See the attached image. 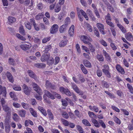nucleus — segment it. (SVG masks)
<instances>
[{"label":"nucleus","instance_id":"nucleus-29","mask_svg":"<svg viewBox=\"0 0 133 133\" xmlns=\"http://www.w3.org/2000/svg\"><path fill=\"white\" fill-rule=\"evenodd\" d=\"M117 25L123 33H125L126 32V30L122 25L119 24H117Z\"/></svg>","mask_w":133,"mask_h":133},{"label":"nucleus","instance_id":"nucleus-16","mask_svg":"<svg viewBox=\"0 0 133 133\" xmlns=\"http://www.w3.org/2000/svg\"><path fill=\"white\" fill-rule=\"evenodd\" d=\"M6 76L9 81L12 83L14 82V79L11 74L9 72H8L6 73Z\"/></svg>","mask_w":133,"mask_h":133},{"label":"nucleus","instance_id":"nucleus-33","mask_svg":"<svg viewBox=\"0 0 133 133\" xmlns=\"http://www.w3.org/2000/svg\"><path fill=\"white\" fill-rule=\"evenodd\" d=\"M67 27L64 25H62L59 28V30L61 33H63L65 31Z\"/></svg>","mask_w":133,"mask_h":133},{"label":"nucleus","instance_id":"nucleus-43","mask_svg":"<svg viewBox=\"0 0 133 133\" xmlns=\"http://www.w3.org/2000/svg\"><path fill=\"white\" fill-rule=\"evenodd\" d=\"M98 122L103 128L105 129L106 128V126L105 124L102 120H99L98 121Z\"/></svg>","mask_w":133,"mask_h":133},{"label":"nucleus","instance_id":"nucleus-18","mask_svg":"<svg viewBox=\"0 0 133 133\" xmlns=\"http://www.w3.org/2000/svg\"><path fill=\"white\" fill-rule=\"evenodd\" d=\"M68 41V40L66 39L62 41L59 44V46L61 47L64 46L66 44Z\"/></svg>","mask_w":133,"mask_h":133},{"label":"nucleus","instance_id":"nucleus-10","mask_svg":"<svg viewBox=\"0 0 133 133\" xmlns=\"http://www.w3.org/2000/svg\"><path fill=\"white\" fill-rule=\"evenodd\" d=\"M6 88L0 85V95L2 94L3 97L6 98Z\"/></svg>","mask_w":133,"mask_h":133},{"label":"nucleus","instance_id":"nucleus-40","mask_svg":"<svg viewBox=\"0 0 133 133\" xmlns=\"http://www.w3.org/2000/svg\"><path fill=\"white\" fill-rule=\"evenodd\" d=\"M88 114L89 117L92 119L95 118L96 116L95 114L93 112H91L90 111L88 112Z\"/></svg>","mask_w":133,"mask_h":133},{"label":"nucleus","instance_id":"nucleus-30","mask_svg":"<svg viewBox=\"0 0 133 133\" xmlns=\"http://www.w3.org/2000/svg\"><path fill=\"white\" fill-rule=\"evenodd\" d=\"M47 112L50 119L52 120L54 119V116L53 115L51 111V110L50 109H48L47 111Z\"/></svg>","mask_w":133,"mask_h":133},{"label":"nucleus","instance_id":"nucleus-31","mask_svg":"<svg viewBox=\"0 0 133 133\" xmlns=\"http://www.w3.org/2000/svg\"><path fill=\"white\" fill-rule=\"evenodd\" d=\"M19 31L20 33L22 35H25V31L22 25L19 28Z\"/></svg>","mask_w":133,"mask_h":133},{"label":"nucleus","instance_id":"nucleus-13","mask_svg":"<svg viewBox=\"0 0 133 133\" xmlns=\"http://www.w3.org/2000/svg\"><path fill=\"white\" fill-rule=\"evenodd\" d=\"M29 76L32 78H34L35 80L37 79V77L35 74L32 71L30 70H28V71Z\"/></svg>","mask_w":133,"mask_h":133},{"label":"nucleus","instance_id":"nucleus-20","mask_svg":"<svg viewBox=\"0 0 133 133\" xmlns=\"http://www.w3.org/2000/svg\"><path fill=\"white\" fill-rule=\"evenodd\" d=\"M96 57L99 61L101 62H103L104 61V58L103 55H102L97 54Z\"/></svg>","mask_w":133,"mask_h":133},{"label":"nucleus","instance_id":"nucleus-61","mask_svg":"<svg viewBox=\"0 0 133 133\" xmlns=\"http://www.w3.org/2000/svg\"><path fill=\"white\" fill-rule=\"evenodd\" d=\"M53 95L54 97H56L58 98H60L61 97V95L55 92H53Z\"/></svg>","mask_w":133,"mask_h":133},{"label":"nucleus","instance_id":"nucleus-12","mask_svg":"<svg viewBox=\"0 0 133 133\" xmlns=\"http://www.w3.org/2000/svg\"><path fill=\"white\" fill-rule=\"evenodd\" d=\"M50 56L49 54H43L41 56V60L42 62H45L47 61L49 58Z\"/></svg>","mask_w":133,"mask_h":133},{"label":"nucleus","instance_id":"nucleus-49","mask_svg":"<svg viewBox=\"0 0 133 133\" xmlns=\"http://www.w3.org/2000/svg\"><path fill=\"white\" fill-rule=\"evenodd\" d=\"M114 120L115 121L117 124H120L121 122L120 120L116 117H115L114 118Z\"/></svg>","mask_w":133,"mask_h":133},{"label":"nucleus","instance_id":"nucleus-56","mask_svg":"<svg viewBox=\"0 0 133 133\" xmlns=\"http://www.w3.org/2000/svg\"><path fill=\"white\" fill-rule=\"evenodd\" d=\"M108 8L112 12H114V10L112 6L109 4L108 3L107 5Z\"/></svg>","mask_w":133,"mask_h":133},{"label":"nucleus","instance_id":"nucleus-4","mask_svg":"<svg viewBox=\"0 0 133 133\" xmlns=\"http://www.w3.org/2000/svg\"><path fill=\"white\" fill-rule=\"evenodd\" d=\"M22 89L23 92L25 94L29 95L31 92L30 89L25 84H24L22 86Z\"/></svg>","mask_w":133,"mask_h":133},{"label":"nucleus","instance_id":"nucleus-42","mask_svg":"<svg viewBox=\"0 0 133 133\" xmlns=\"http://www.w3.org/2000/svg\"><path fill=\"white\" fill-rule=\"evenodd\" d=\"M54 59L52 58H51L49 60H48L47 64L49 65H51L54 63Z\"/></svg>","mask_w":133,"mask_h":133},{"label":"nucleus","instance_id":"nucleus-1","mask_svg":"<svg viewBox=\"0 0 133 133\" xmlns=\"http://www.w3.org/2000/svg\"><path fill=\"white\" fill-rule=\"evenodd\" d=\"M77 12L78 17L81 21L82 22L83 21V17L82 16L81 14L87 20H88L89 18L86 13L83 10L77 9Z\"/></svg>","mask_w":133,"mask_h":133},{"label":"nucleus","instance_id":"nucleus-46","mask_svg":"<svg viewBox=\"0 0 133 133\" xmlns=\"http://www.w3.org/2000/svg\"><path fill=\"white\" fill-rule=\"evenodd\" d=\"M94 31L95 35L98 37H99V32L96 28H94Z\"/></svg>","mask_w":133,"mask_h":133},{"label":"nucleus","instance_id":"nucleus-45","mask_svg":"<svg viewBox=\"0 0 133 133\" xmlns=\"http://www.w3.org/2000/svg\"><path fill=\"white\" fill-rule=\"evenodd\" d=\"M50 39V37H45L42 39V42L43 43H45L49 41Z\"/></svg>","mask_w":133,"mask_h":133},{"label":"nucleus","instance_id":"nucleus-55","mask_svg":"<svg viewBox=\"0 0 133 133\" xmlns=\"http://www.w3.org/2000/svg\"><path fill=\"white\" fill-rule=\"evenodd\" d=\"M78 76L79 80L81 82H83L85 81V79L82 76L79 75Z\"/></svg>","mask_w":133,"mask_h":133},{"label":"nucleus","instance_id":"nucleus-41","mask_svg":"<svg viewBox=\"0 0 133 133\" xmlns=\"http://www.w3.org/2000/svg\"><path fill=\"white\" fill-rule=\"evenodd\" d=\"M61 121L65 126H68L69 125V123L67 120L63 118H61Z\"/></svg>","mask_w":133,"mask_h":133},{"label":"nucleus","instance_id":"nucleus-37","mask_svg":"<svg viewBox=\"0 0 133 133\" xmlns=\"http://www.w3.org/2000/svg\"><path fill=\"white\" fill-rule=\"evenodd\" d=\"M61 115L63 118L66 119H68L69 118L68 113L65 111L62 112Z\"/></svg>","mask_w":133,"mask_h":133},{"label":"nucleus","instance_id":"nucleus-24","mask_svg":"<svg viewBox=\"0 0 133 133\" xmlns=\"http://www.w3.org/2000/svg\"><path fill=\"white\" fill-rule=\"evenodd\" d=\"M38 109L45 116L47 115V113L45 110L42 107L39 106L38 107Z\"/></svg>","mask_w":133,"mask_h":133},{"label":"nucleus","instance_id":"nucleus-57","mask_svg":"<svg viewBox=\"0 0 133 133\" xmlns=\"http://www.w3.org/2000/svg\"><path fill=\"white\" fill-rule=\"evenodd\" d=\"M87 25L88 30L89 32H92V29L91 26L88 23L87 24Z\"/></svg>","mask_w":133,"mask_h":133},{"label":"nucleus","instance_id":"nucleus-53","mask_svg":"<svg viewBox=\"0 0 133 133\" xmlns=\"http://www.w3.org/2000/svg\"><path fill=\"white\" fill-rule=\"evenodd\" d=\"M28 123H29L30 124L32 125H34L33 122L30 120L28 121L26 120L25 121V124L26 126H28L27 124Z\"/></svg>","mask_w":133,"mask_h":133},{"label":"nucleus","instance_id":"nucleus-27","mask_svg":"<svg viewBox=\"0 0 133 133\" xmlns=\"http://www.w3.org/2000/svg\"><path fill=\"white\" fill-rule=\"evenodd\" d=\"M8 22L11 23L15 22L16 21V18L12 16L9 17L8 18Z\"/></svg>","mask_w":133,"mask_h":133},{"label":"nucleus","instance_id":"nucleus-52","mask_svg":"<svg viewBox=\"0 0 133 133\" xmlns=\"http://www.w3.org/2000/svg\"><path fill=\"white\" fill-rule=\"evenodd\" d=\"M61 9V6L57 5L55 9V12H58Z\"/></svg>","mask_w":133,"mask_h":133},{"label":"nucleus","instance_id":"nucleus-36","mask_svg":"<svg viewBox=\"0 0 133 133\" xmlns=\"http://www.w3.org/2000/svg\"><path fill=\"white\" fill-rule=\"evenodd\" d=\"M81 69L83 72L85 74H87L88 72L87 70L86 69L84 66L82 64H81L80 65Z\"/></svg>","mask_w":133,"mask_h":133},{"label":"nucleus","instance_id":"nucleus-28","mask_svg":"<svg viewBox=\"0 0 133 133\" xmlns=\"http://www.w3.org/2000/svg\"><path fill=\"white\" fill-rule=\"evenodd\" d=\"M70 19L69 17H67L65 19L64 24L63 25L65 26V27H67L68 25L70 24Z\"/></svg>","mask_w":133,"mask_h":133},{"label":"nucleus","instance_id":"nucleus-25","mask_svg":"<svg viewBox=\"0 0 133 133\" xmlns=\"http://www.w3.org/2000/svg\"><path fill=\"white\" fill-rule=\"evenodd\" d=\"M35 66L39 68H44L45 67V64L43 63H37L35 64Z\"/></svg>","mask_w":133,"mask_h":133},{"label":"nucleus","instance_id":"nucleus-2","mask_svg":"<svg viewBox=\"0 0 133 133\" xmlns=\"http://www.w3.org/2000/svg\"><path fill=\"white\" fill-rule=\"evenodd\" d=\"M32 86L34 90L39 95L42 94V90L39 86L36 83H33L32 84Z\"/></svg>","mask_w":133,"mask_h":133},{"label":"nucleus","instance_id":"nucleus-35","mask_svg":"<svg viewBox=\"0 0 133 133\" xmlns=\"http://www.w3.org/2000/svg\"><path fill=\"white\" fill-rule=\"evenodd\" d=\"M128 88L129 90V91L132 94H133V88L132 86L129 83L127 84Z\"/></svg>","mask_w":133,"mask_h":133},{"label":"nucleus","instance_id":"nucleus-63","mask_svg":"<svg viewBox=\"0 0 133 133\" xmlns=\"http://www.w3.org/2000/svg\"><path fill=\"white\" fill-rule=\"evenodd\" d=\"M13 105L14 107L16 108H19L21 107V105L19 104L16 103H13Z\"/></svg>","mask_w":133,"mask_h":133},{"label":"nucleus","instance_id":"nucleus-48","mask_svg":"<svg viewBox=\"0 0 133 133\" xmlns=\"http://www.w3.org/2000/svg\"><path fill=\"white\" fill-rule=\"evenodd\" d=\"M51 46L50 45H49L45 47V50L44 51V52L46 53L48 52L49 50L51 49Z\"/></svg>","mask_w":133,"mask_h":133},{"label":"nucleus","instance_id":"nucleus-21","mask_svg":"<svg viewBox=\"0 0 133 133\" xmlns=\"http://www.w3.org/2000/svg\"><path fill=\"white\" fill-rule=\"evenodd\" d=\"M93 123L94 124V125L97 128H99L100 127L99 123L96 120V119L93 118L91 119Z\"/></svg>","mask_w":133,"mask_h":133},{"label":"nucleus","instance_id":"nucleus-62","mask_svg":"<svg viewBox=\"0 0 133 133\" xmlns=\"http://www.w3.org/2000/svg\"><path fill=\"white\" fill-rule=\"evenodd\" d=\"M5 131L6 132L9 133L10 130V125H8L5 127Z\"/></svg>","mask_w":133,"mask_h":133},{"label":"nucleus","instance_id":"nucleus-3","mask_svg":"<svg viewBox=\"0 0 133 133\" xmlns=\"http://www.w3.org/2000/svg\"><path fill=\"white\" fill-rule=\"evenodd\" d=\"M71 85L72 88L74 91L79 95H82L83 94V92L80 90L77 85L74 83H71Z\"/></svg>","mask_w":133,"mask_h":133},{"label":"nucleus","instance_id":"nucleus-17","mask_svg":"<svg viewBox=\"0 0 133 133\" xmlns=\"http://www.w3.org/2000/svg\"><path fill=\"white\" fill-rule=\"evenodd\" d=\"M26 113V111L24 110H19L18 111V114L21 117H25Z\"/></svg>","mask_w":133,"mask_h":133},{"label":"nucleus","instance_id":"nucleus-47","mask_svg":"<svg viewBox=\"0 0 133 133\" xmlns=\"http://www.w3.org/2000/svg\"><path fill=\"white\" fill-rule=\"evenodd\" d=\"M87 37L85 35H83L81 36V39L83 41L84 43V41H88L87 40Z\"/></svg>","mask_w":133,"mask_h":133},{"label":"nucleus","instance_id":"nucleus-26","mask_svg":"<svg viewBox=\"0 0 133 133\" xmlns=\"http://www.w3.org/2000/svg\"><path fill=\"white\" fill-rule=\"evenodd\" d=\"M13 116L12 117L14 120L16 122H18L19 120V116L16 113H14L13 114Z\"/></svg>","mask_w":133,"mask_h":133},{"label":"nucleus","instance_id":"nucleus-59","mask_svg":"<svg viewBox=\"0 0 133 133\" xmlns=\"http://www.w3.org/2000/svg\"><path fill=\"white\" fill-rule=\"evenodd\" d=\"M105 19L106 20V21H111V18L110 16V14L109 13H108L107 15L105 17Z\"/></svg>","mask_w":133,"mask_h":133},{"label":"nucleus","instance_id":"nucleus-5","mask_svg":"<svg viewBox=\"0 0 133 133\" xmlns=\"http://www.w3.org/2000/svg\"><path fill=\"white\" fill-rule=\"evenodd\" d=\"M59 90L61 92H63L68 96H71L72 95L71 93L69 90L67 88H65L63 87H60L59 88Z\"/></svg>","mask_w":133,"mask_h":133},{"label":"nucleus","instance_id":"nucleus-14","mask_svg":"<svg viewBox=\"0 0 133 133\" xmlns=\"http://www.w3.org/2000/svg\"><path fill=\"white\" fill-rule=\"evenodd\" d=\"M116 68L117 70L121 74H123L125 73L124 69L119 64H117Z\"/></svg>","mask_w":133,"mask_h":133},{"label":"nucleus","instance_id":"nucleus-54","mask_svg":"<svg viewBox=\"0 0 133 133\" xmlns=\"http://www.w3.org/2000/svg\"><path fill=\"white\" fill-rule=\"evenodd\" d=\"M43 16V14L42 13H39L36 16L35 18L37 20L41 19Z\"/></svg>","mask_w":133,"mask_h":133},{"label":"nucleus","instance_id":"nucleus-34","mask_svg":"<svg viewBox=\"0 0 133 133\" xmlns=\"http://www.w3.org/2000/svg\"><path fill=\"white\" fill-rule=\"evenodd\" d=\"M83 64L84 65L87 67H90L91 66V65L90 62L87 60L84 61Z\"/></svg>","mask_w":133,"mask_h":133},{"label":"nucleus","instance_id":"nucleus-51","mask_svg":"<svg viewBox=\"0 0 133 133\" xmlns=\"http://www.w3.org/2000/svg\"><path fill=\"white\" fill-rule=\"evenodd\" d=\"M13 89L16 91H20L21 90V87L19 86L15 85L13 87Z\"/></svg>","mask_w":133,"mask_h":133},{"label":"nucleus","instance_id":"nucleus-64","mask_svg":"<svg viewBox=\"0 0 133 133\" xmlns=\"http://www.w3.org/2000/svg\"><path fill=\"white\" fill-rule=\"evenodd\" d=\"M38 8L39 10L42 9L43 8V4L41 3H40L37 5Z\"/></svg>","mask_w":133,"mask_h":133},{"label":"nucleus","instance_id":"nucleus-9","mask_svg":"<svg viewBox=\"0 0 133 133\" xmlns=\"http://www.w3.org/2000/svg\"><path fill=\"white\" fill-rule=\"evenodd\" d=\"M45 87L47 89H56L55 86L52 85L47 80L45 82Z\"/></svg>","mask_w":133,"mask_h":133},{"label":"nucleus","instance_id":"nucleus-60","mask_svg":"<svg viewBox=\"0 0 133 133\" xmlns=\"http://www.w3.org/2000/svg\"><path fill=\"white\" fill-rule=\"evenodd\" d=\"M97 76L99 77H101L102 75V73L101 70H98L97 71Z\"/></svg>","mask_w":133,"mask_h":133},{"label":"nucleus","instance_id":"nucleus-7","mask_svg":"<svg viewBox=\"0 0 133 133\" xmlns=\"http://www.w3.org/2000/svg\"><path fill=\"white\" fill-rule=\"evenodd\" d=\"M32 46V45L30 43H27V44H22L20 45L21 49L24 51H26L29 50Z\"/></svg>","mask_w":133,"mask_h":133},{"label":"nucleus","instance_id":"nucleus-39","mask_svg":"<svg viewBox=\"0 0 133 133\" xmlns=\"http://www.w3.org/2000/svg\"><path fill=\"white\" fill-rule=\"evenodd\" d=\"M25 26L29 30H30L31 28V26L30 25L29 22H26L24 23Z\"/></svg>","mask_w":133,"mask_h":133},{"label":"nucleus","instance_id":"nucleus-23","mask_svg":"<svg viewBox=\"0 0 133 133\" xmlns=\"http://www.w3.org/2000/svg\"><path fill=\"white\" fill-rule=\"evenodd\" d=\"M29 110L30 113L33 116L35 117H37V115L36 111L32 108H30Z\"/></svg>","mask_w":133,"mask_h":133},{"label":"nucleus","instance_id":"nucleus-50","mask_svg":"<svg viewBox=\"0 0 133 133\" xmlns=\"http://www.w3.org/2000/svg\"><path fill=\"white\" fill-rule=\"evenodd\" d=\"M106 22L107 23L109 26H110L111 28H114V25L111 22V21H106Z\"/></svg>","mask_w":133,"mask_h":133},{"label":"nucleus","instance_id":"nucleus-22","mask_svg":"<svg viewBox=\"0 0 133 133\" xmlns=\"http://www.w3.org/2000/svg\"><path fill=\"white\" fill-rule=\"evenodd\" d=\"M103 72L109 78H110L111 77L110 74L108 70L105 69H103L102 70Z\"/></svg>","mask_w":133,"mask_h":133},{"label":"nucleus","instance_id":"nucleus-32","mask_svg":"<svg viewBox=\"0 0 133 133\" xmlns=\"http://www.w3.org/2000/svg\"><path fill=\"white\" fill-rule=\"evenodd\" d=\"M82 122L86 126H91V124L86 119H84L82 121Z\"/></svg>","mask_w":133,"mask_h":133},{"label":"nucleus","instance_id":"nucleus-8","mask_svg":"<svg viewBox=\"0 0 133 133\" xmlns=\"http://www.w3.org/2000/svg\"><path fill=\"white\" fill-rule=\"evenodd\" d=\"M97 26L99 29L100 32L103 35H104L105 33L104 31V25L100 23H97L96 24Z\"/></svg>","mask_w":133,"mask_h":133},{"label":"nucleus","instance_id":"nucleus-58","mask_svg":"<svg viewBox=\"0 0 133 133\" xmlns=\"http://www.w3.org/2000/svg\"><path fill=\"white\" fill-rule=\"evenodd\" d=\"M76 48L77 50V52L79 54H80L81 52L80 48L79 45L78 44H77L76 46Z\"/></svg>","mask_w":133,"mask_h":133},{"label":"nucleus","instance_id":"nucleus-15","mask_svg":"<svg viewBox=\"0 0 133 133\" xmlns=\"http://www.w3.org/2000/svg\"><path fill=\"white\" fill-rule=\"evenodd\" d=\"M125 38L128 41H133V36L131 33H128L126 35Z\"/></svg>","mask_w":133,"mask_h":133},{"label":"nucleus","instance_id":"nucleus-11","mask_svg":"<svg viewBox=\"0 0 133 133\" xmlns=\"http://www.w3.org/2000/svg\"><path fill=\"white\" fill-rule=\"evenodd\" d=\"M58 25L57 24L53 25L50 29V32L51 34H54L58 30Z\"/></svg>","mask_w":133,"mask_h":133},{"label":"nucleus","instance_id":"nucleus-38","mask_svg":"<svg viewBox=\"0 0 133 133\" xmlns=\"http://www.w3.org/2000/svg\"><path fill=\"white\" fill-rule=\"evenodd\" d=\"M3 110L5 112H9L11 111L10 108L6 105H4L2 107Z\"/></svg>","mask_w":133,"mask_h":133},{"label":"nucleus","instance_id":"nucleus-44","mask_svg":"<svg viewBox=\"0 0 133 133\" xmlns=\"http://www.w3.org/2000/svg\"><path fill=\"white\" fill-rule=\"evenodd\" d=\"M21 105L24 108L26 109H28L29 107V105L24 102L21 103Z\"/></svg>","mask_w":133,"mask_h":133},{"label":"nucleus","instance_id":"nucleus-6","mask_svg":"<svg viewBox=\"0 0 133 133\" xmlns=\"http://www.w3.org/2000/svg\"><path fill=\"white\" fill-rule=\"evenodd\" d=\"M45 94L43 95V98L45 99H46V96H47L49 98H50L52 99H55L54 95H53V92L52 94L49 92L47 90H45L44 91Z\"/></svg>","mask_w":133,"mask_h":133},{"label":"nucleus","instance_id":"nucleus-19","mask_svg":"<svg viewBox=\"0 0 133 133\" xmlns=\"http://www.w3.org/2000/svg\"><path fill=\"white\" fill-rule=\"evenodd\" d=\"M74 26L72 25L70 28L68 32L70 36L73 35L74 34Z\"/></svg>","mask_w":133,"mask_h":133}]
</instances>
